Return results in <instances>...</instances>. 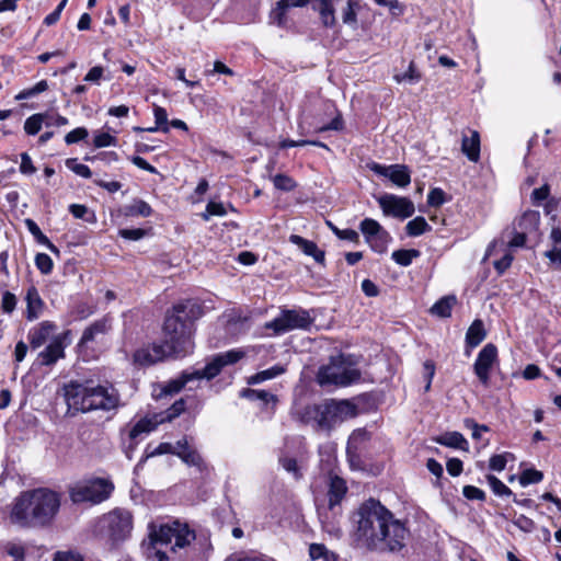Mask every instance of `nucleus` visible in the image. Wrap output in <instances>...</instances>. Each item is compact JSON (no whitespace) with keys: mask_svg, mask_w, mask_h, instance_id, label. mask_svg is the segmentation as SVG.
Segmentation results:
<instances>
[{"mask_svg":"<svg viewBox=\"0 0 561 561\" xmlns=\"http://www.w3.org/2000/svg\"><path fill=\"white\" fill-rule=\"evenodd\" d=\"M26 301V319L28 321H34L41 317L44 311L45 302L42 299L37 288L35 286H31L26 290L25 295Z\"/></svg>","mask_w":561,"mask_h":561,"instance_id":"nucleus-21","label":"nucleus"},{"mask_svg":"<svg viewBox=\"0 0 561 561\" xmlns=\"http://www.w3.org/2000/svg\"><path fill=\"white\" fill-rule=\"evenodd\" d=\"M548 245L549 249L543 252V256L549 260V262L557 266L561 267V228L552 227L548 237Z\"/></svg>","mask_w":561,"mask_h":561,"instance_id":"nucleus-20","label":"nucleus"},{"mask_svg":"<svg viewBox=\"0 0 561 561\" xmlns=\"http://www.w3.org/2000/svg\"><path fill=\"white\" fill-rule=\"evenodd\" d=\"M178 448L176 456L187 466L195 467L199 472H204L207 469V466L202 458V456L198 454V451L194 448H192L188 445L187 438L183 437L182 439L178 440Z\"/></svg>","mask_w":561,"mask_h":561,"instance_id":"nucleus-18","label":"nucleus"},{"mask_svg":"<svg viewBox=\"0 0 561 561\" xmlns=\"http://www.w3.org/2000/svg\"><path fill=\"white\" fill-rule=\"evenodd\" d=\"M56 325L50 321H43L28 333V341L33 348L41 347L55 332Z\"/></svg>","mask_w":561,"mask_h":561,"instance_id":"nucleus-23","label":"nucleus"},{"mask_svg":"<svg viewBox=\"0 0 561 561\" xmlns=\"http://www.w3.org/2000/svg\"><path fill=\"white\" fill-rule=\"evenodd\" d=\"M152 213V209L148 203L145 201H135L131 205L127 207L126 214L128 216H141L148 217Z\"/></svg>","mask_w":561,"mask_h":561,"instance_id":"nucleus-41","label":"nucleus"},{"mask_svg":"<svg viewBox=\"0 0 561 561\" xmlns=\"http://www.w3.org/2000/svg\"><path fill=\"white\" fill-rule=\"evenodd\" d=\"M153 115H154L156 124L158 126H160V129L164 133H168L169 126H168L167 111L161 106L154 105Z\"/></svg>","mask_w":561,"mask_h":561,"instance_id":"nucleus-54","label":"nucleus"},{"mask_svg":"<svg viewBox=\"0 0 561 561\" xmlns=\"http://www.w3.org/2000/svg\"><path fill=\"white\" fill-rule=\"evenodd\" d=\"M540 221V214L535 210H528L523 214L518 219V227L522 229L519 232H515L512 240L508 242L511 248H522L526 243V231L537 229Z\"/></svg>","mask_w":561,"mask_h":561,"instance_id":"nucleus-16","label":"nucleus"},{"mask_svg":"<svg viewBox=\"0 0 561 561\" xmlns=\"http://www.w3.org/2000/svg\"><path fill=\"white\" fill-rule=\"evenodd\" d=\"M149 537L153 545L172 543L171 550L178 552L195 540V533L186 525L175 522L172 525H161L158 529L151 528Z\"/></svg>","mask_w":561,"mask_h":561,"instance_id":"nucleus-10","label":"nucleus"},{"mask_svg":"<svg viewBox=\"0 0 561 561\" xmlns=\"http://www.w3.org/2000/svg\"><path fill=\"white\" fill-rule=\"evenodd\" d=\"M543 479V474L541 471L536 469H526L519 476V483L523 486H526L531 483H539Z\"/></svg>","mask_w":561,"mask_h":561,"instance_id":"nucleus-43","label":"nucleus"},{"mask_svg":"<svg viewBox=\"0 0 561 561\" xmlns=\"http://www.w3.org/2000/svg\"><path fill=\"white\" fill-rule=\"evenodd\" d=\"M289 241L299 247L306 255L312 256L316 262L320 264L324 262V252L313 241H309L298 234H291Z\"/></svg>","mask_w":561,"mask_h":561,"instance_id":"nucleus-26","label":"nucleus"},{"mask_svg":"<svg viewBox=\"0 0 561 561\" xmlns=\"http://www.w3.org/2000/svg\"><path fill=\"white\" fill-rule=\"evenodd\" d=\"M53 561H83V558L72 551H59L55 554Z\"/></svg>","mask_w":561,"mask_h":561,"instance_id":"nucleus-64","label":"nucleus"},{"mask_svg":"<svg viewBox=\"0 0 561 561\" xmlns=\"http://www.w3.org/2000/svg\"><path fill=\"white\" fill-rule=\"evenodd\" d=\"M185 409V401L180 399L175 401L170 409L163 414L165 421H172L174 417L179 416Z\"/></svg>","mask_w":561,"mask_h":561,"instance_id":"nucleus-58","label":"nucleus"},{"mask_svg":"<svg viewBox=\"0 0 561 561\" xmlns=\"http://www.w3.org/2000/svg\"><path fill=\"white\" fill-rule=\"evenodd\" d=\"M381 228L382 226L377 220L371 218H365L359 224V229L364 234L366 242L369 239H371L376 233H378Z\"/></svg>","mask_w":561,"mask_h":561,"instance_id":"nucleus-39","label":"nucleus"},{"mask_svg":"<svg viewBox=\"0 0 561 561\" xmlns=\"http://www.w3.org/2000/svg\"><path fill=\"white\" fill-rule=\"evenodd\" d=\"M309 556L312 561H337V556L322 543H311L309 546Z\"/></svg>","mask_w":561,"mask_h":561,"instance_id":"nucleus-35","label":"nucleus"},{"mask_svg":"<svg viewBox=\"0 0 561 561\" xmlns=\"http://www.w3.org/2000/svg\"><path fill=\"white\" fill-rule=\"evenodd\" d=\"M431 229V226L422 216L415 217L414 219L410 220L405 226L407 234L410 237L421 236L424 232L430 231Z\"/></svg>","mask_w":561,"mask_h":561,"instance_id":"nucleus-36","label":"nucleus"},{"mask_svg":"<svg viewBox=\"0 0 561 561\" xmlns=\"http://www.w3.org/2000/svg\"><path fill=\"white\" fill-rule=\"evenodd\" d=\"M101 531L113 546L129 538L133 530V517L128 511L116 508L105 514L99 522Z\"/></svg>","mask_w":561,"mask_h":561,"instance_id":"nucleus-9","label":"nucleus"},{"mask_svg":"<svg viewBox=\"0 0 561 561\" xmlns=\"http://www.w3.org/2000/svg\"><path fill=\"white\" fill-rule=\"evenodd\" d=\"M462 153L472 162L480 159V135L476 130L470 131V136H463L461 140Z\"/></svg>","mask_w":561,"mask_h":561,"instance_id":"nucleus-25","label":"nucleus"},{"mask_svg":"<svg viewBox=\"0 0 561 561\" xmlns=\"http://www.w3.org/2000/svg\"><path fill=\"white\" fill-rule=\"evenodd\" d=\"M346 492L347 486L345 481L337 476H331L328 490L329 508L331 511L340 505Z\"/></svg>","mask_w":561,"mask_h":561,"instance_id":"nucleus-22","label":"nucleus"},{"mask_svg":"<svg viewBox=\"0 0 561 561\" xmlns=\"http://www.w3.org/2000/svg\"><path fill=\"white\" fill-rule=\"evenodd\" d=\"M64 398L68 411L88 413L94 410L110 411L119 404V396L112 386L70 381L64 386Z\"/></svg>","mask_w":561,"mask_h":561,"instance_id":"nucleus-3","label":"nucleus"},{"mask_svg":"<svg viewBox=\"0 0 561 561\" xmlns=\"http://www.w3.org/2000/svg\"><path fill=\"white\" fill-rule=\"evenodd\" d=\"M485 336L486 332L483 322L480 319H476L466 333V343L470 347H476L485 339Z\"/></svg>","mask_w":561,"mask_h":561,"instance_id":"nucleus-29","label":"nucleus"},{"mask_svg":"<svg viewBox=\"0 0 561 561\" xmlns=\"http://www.w3.org/2000/svg\"><path fill=\"white\" fill-rule=\"evenodd\" d=\"M391 236L383 227L366 243L377 253H383L387 251L388 244L391 241Z\"/></svg>","mask_w":561,"mask_h":561,"instance_id":"nucleus-33","label":"nucleus"},{"mask_svg":"<svg viewBox=\"0 0 561 561\" xmlns=\"http://www.w3.org/2000/svg\"><path fill=\"white\" fill-rule=\"evenodd\" d=\"M242 396L249 399H257L264 402L275 401L276 397L265 390L245 389L242 391Z\"/></svg>","mask_w":561,"mask_h":561,"instance_id":"nucleus-47","label":"nucleus"},{"mask_svg":"<svg viewBox=\"0 0 561 561\" xmlns=\"http://www.w3.org/2000/svg\"><path fill=\"white\" fill-rule=\"evenodd\" d=\"M88 135L89 133L85 127H77L66 135L65 141L67 145H72L85 139Z\"/></svg>","mask_w":561,"mask_h":561,"instance_id":"nucleus-52","label":"nucleus"},{"mask_svg":"<svg viewBox=\"0 0 561 561\" xmlns=\"http://www.w3.org/2000/svg\"><path fill=\"white\" fill-rule=\"evenodd\" d=\"M343 0H314V10L318 11L323 26L332 28L336 25L335 11Z\"/></svg>","mask_w":561,"mask_h":561,"instance_id":"nucleus-19","label":"nucleus"},{"mask_svg":"<svg viewBox=\"0 0 561 561\" xmlns=\"http://www.w3.org/2000/svg\"><path fill=\"white\" fill-rule=\"evenodd\" d=\"M419 256H420V251L415 250V249L397 250V251H393L391 254L392 260L401 266H409L412 263L413 259H416Z\"/></svg>","mask_w":561,"mask_h":561,"instance_id":"nucleus-38","label":"nucleus"},{"mask_svg":"<svg viewBox=\"0 0 561 561\" xmlns=\"http://www.w3.org/2000/svg\"><path fill=\"white\" fill-rule=\"evenodd\" d=\"M244 352L240 350H230L226 353L215 355L210 362L203 368L193 371H183L179 378L169 380L165 383H159L153 388V397L161 399L167 396H173L180 392L186 383L193 380L213 379L221 369L237 363L243 358Z\"/></svg>","mask_w":561,"mask_h":561,"instance_id":"nucleus-5","label":"nucleus"},{"mask_svg":"<svg viewBox=\"0 0 561 561\" xmlns=\"http://www.w3.org/2000/svg\"><path fill=\"white\" fill-rule=\"evenodd\" d=\"M118 234L124 238V239H127V240H140L141 238L145 237L146 234V231L144 229H140V228H136V229H121L118 231Z\"/></svg>","mask_w":561,"mask_h":561,"instance_id":"nucleus-63","label":"nucleus"},{"mask_svg":"<svg viewBox=\"0 0 561 561\" xmlns=\"http://www.w3.org/2000/svg\"><path fill=\"white\" fill-rule=\"evenodd\" d=\"M353 539L369 552L397 554L410 539L408 523L402 520L380 501L369 497L352 514Z\"/></svg>","mask_w":561,"mask_h":561,"instance_id":"nucleus-1","label":"nucleus"},{"mask_svg":"<svg viewBox=\"0 0 561 561\" xmlns=\"http://www.w3.org/2000/svg\"><path fill=\"white\" fill-rule=\"evenodd\" d=\"M163 422H165L163 414H153L152 416L142 417L131 427L129 437L135 439L144 433H150Z\"/></svg>","mask_w":561,"mask_h":561,"instance_id":"nucleus-24","label":"nucleus"},{"mask_svg":"<svg viewBox=\"0 0 561 561\" xmlns=\"http://www.w3.org/2000/svg\"><path fill=\"white\" fill-rule=\"evenodd\" d=\"M3 552L16 561H23L25 554L24 548L15 542H7L3 546Z\"/></svg>","mask_w":561,"mask_h":561,"instance_id":"nucleus-46","label":"nucleus"},{"mask_svg":"<svg viewBox=\"0 0 561 561\" xmlns=\"http://www.w3.org/2000/svg\"><path fill=\"white\" fill-rule=\"evenodd\" d=\"M359 377V371L351 366L343 355H339L331 357L330 363L319 369L317 380L321 386L345 387L357 381Z\"/></svg>","mask_w":561,"mask_h":561,"instance_id":"nucleus-7","label":"nucleus"},{"mask_svg":"<svg viewBox=\"0 0 561 561\" xmlns=\"http://www.w3.org/2000/svg\"><path fill=\"white\" fill-rule=\"evenodd\" d=\"M436 442L440 445L468 450V442L462 434L458 432H448L439 436Z\"/></svg>","mask_w":561,"mask_h":561,"instance_id":"nucleus-30","label":"nucleus"},{"mask_svg":"<svg viewBox=\"0 0 561 561\" xmlns=\"http://www.w3.org/2000/svg\"><path fill=\"white\" fill-rule=\"evenodd\" d=\"M114 490V484L106 479L95 478L75 483L69 489L70 500L78 503L99 504L107 500Z\"/></svg>","mask_w":561,"mask_h":561,"instance_id":"nucleus-8","label":"nucleus"},{"mask_svg":"<svg viewBox=\"0 0 561 561\" xmlns=\"http://www.w3.org/2000/svg\"><path fill=\"white\" fill-rule=\"evenodd\" d=\"M274 186L277 190L290 192L296 187L295 181L285 174H276L273 179Z\"/></svg>","mask_w":561,"mask_h":561,"instance_id":"nucleus-45","label":"nucleus"},{"mask_svg":"<svg viewBox=\"0 0 561 561\" xmlns=\"http://www.w3.org/2000/svg\"><path fill=\"white\" fill-rule=\"evenodd\" d=\"M110 329L111 325L107 319L103 318L96 320L83 331V334L80 340V345H84L95 341L98 336L106 334L110 331Z\"/></svg>","mask_w":561,"mask_h":561,"instance_id":"nucleus-27","label":"nucleus"},{"mask_svg":"<svg viewBox=\"0 0 561 561\" xmlns=\"http://www.w3.org/2000/svg\"><path fill=\"white\" fill-rule=\"evenodd\" d=\"M20 172L25 175H31L36 172V168L34 167L31 157L26 152L21 153Z\"/></svg>","mask_w":561,"mask_h":561,"instance_id":"nucleus-60","label":"nucleus"},{"mask_svg":"<svg viewBox=\"0 0 561 561\" xmlns=\"http://www.w3.org/2000/svg\"><path fill=\"white\" fill-rule=\"evenodd\" d=\"M456 301L455 296H445L432 306L431 313L440 318H448Z\"/></svg>","mask_w":561,"mask_h":561,"instance_id":"nucleus-31","label":"nucleus"},{"mask_svg":"<svg viewBox=\"0 0 561 561\" xmlns=\"http://www.w3.org/2000/svg\"><path fill=\"white\" fill-rule=\"evenodd\" d=\"M357 0H343L341 5L342 21L346 25L355 26L357 24Z\"/></svg>","mask_w":561,"mask_h":561,"instance_id":"nucleus-32","label":"nucleus"},{"mask_svg":"<svg viewBox=\"0 0 561 561\" xmlns=\"http://www.w3.org/2000/svg\"><path fill=\"white\" fill-rule=\"evenodd\" d=\"M514 525L524 533H531L535 529V523L533 519L525 515H519L513 520Z\"/></svg>","mask_w":561,"mask_h":561,"instance_id":"nucleus-59","label":"nucleus"},{"mask_svg":"<svg viewBox=\"0 0 561 561\" xmlns=\"http://www.w3.org/2000/svg\"><path fill=\"white\" fill-rule=\"evenodd\" d=\"M357 413V407L348 400H329L321 404L306 407L301 421L313 422L319 430L331 431L336 425L355 417Z\"/></svg>","mask_w":561,"mask_h":561,"instance_id":"nucleus-6","label":"nucleus"},{"mask_svg":"<svg viewBox=\"0 0 561 561\" xmlns=\"http://www.w3.org/2000/svg\"><path fill=\"white\" fill-rule=\"evenodd\" d=\"M550 195V186L543 184L542 186L535 188L530 195L531 203L534 205H540L542 201L547 199Z\"/></svg>","mask_w":561,"mask_h":561,"instance_id":"nucleus-55","label":"nucleus"},{"mask_svg":"<svg viewBox=\"0 0 561 561\" xmlns=\"http://www.w3.org/2000/svg\"><path fill=\"white\" fill-rule=\"evenodd\" d=\"M226 214L227 211L221 203L209 202L202 217L204 220H208L210 216H225Z\"/></svg>","mask_w":561,"mask_h":561,"instance_id":"nucleus-53","label":"nucleus"},{"mask_svg":"<svg viewBox=\"0 0 561 561\" xmlns=\"http://www.w3.org/2000/svg\"><path fill=\"white\" fill-rule=\"evenodd\" d=\"M284 373H285V368L283 366L275 365L268 369L259 371V373L254 374L253 376L249 377L247 382H248V385L261 383L265 380L273 379Z\"/></svg>","mask_w":561,"mask_h":561,"instance_id":"nucleus-34","label":"nucleus"},{"mask_svg":"<svg viewBox=\"0 0 561 561\" xmlns=\"http://www.w3.org/2000/svg\"><path fill=\"white\" fill-rule=\"evenodd\" d=\"M178 450V443L175 444V446H173L170 443H161L152 451L147 453L146 458L160 456L164 454H172L176 456Z\"/></svg>","mask_w":561,"mask_h":561,"instance_id":"nucleus-51","label":"nucleus"},{"mask_svg":"<svg viewBox=\"0 0 561 561\" xmlns=\"http://www.w3.org/2000/svg\"><path fill=\"white\" fill-rule=\"evenodd\" d=\"M312 324V318L304 309L283 310L278 317L266 323L267 329H272L276 334H282L291 330H306Z\"/></svg>","mask_w":561,"mask_h":561,"instance_id":"nucleus-11","label":"nucleus"},{"mask_svg":"<svg viewBox=\"0 0 561 561\" xmlns=\"http://www.w3.org/2000/svg\"><path fill=\"white\" fill-rule=\"evenodd\" d=\"M16 307V297L10 291L2 295L1 309L4 313H11Z\"/></svg>","mask_w":561,"mask_h":561,"instance_id":"nucleus-56","label":"nucleus"},{"mask_svg":"<svg viewBox=\"0 0 561 561\" xmlns=\"http://www.w3.org/2000/svg\"><path fill=\"white\" fill-rule=\"evenodd\" d=\"M497 362V348L494 344L488 343L479 352L473 364V371L483 386L490 382V375Z\"/></svg>","mask_w":561,"mask_h":561,"instance_id":"nucleus-13","label":"nucleus"},{"mask_svg":"<svg viewBox=\"0 0 561 561\" xmlns=\"http://www.w3.org/2000/svg\"><path fill=\"white\" fill-rule=\"evenodd\" d=\"M25 225L28 231L36 238V240L47 245L51 251H57L56 247L49 241V239L42 232L37 224L32 219H26Z\"/></svg>","mask_w":561,"mask_h":561,"instance_id":"nucleus-40","label":"nucleus"},{"mask_svg":"<svg viewBox=\"0 0 561 561\" xmlns=\"http://www.w3.org/2000/svg\"><path fill=\"white\" fill-rule=\"evenodd\" d=\"M116 144L117 139L108 133H99L93 138V145L95 148L116 146Z\"/></svg>","mask_w":561,"mask_h":561,"instance_id":"nucleus-49","label":"nucleus"},{"mask_svg":"<svg viewBox=\"0 0 561 561\" xmlns=\"http://www.w3.org/2000/svg\"><path fill=\"white\" fill-rule=\"evenodd\" d=\"M48 118V114L37 113L33 114L26 118L24 123V130L27 135H36L43 125H45V119Z\"/></svg>","mask_w":561,"mask_h":561,"instance_id":"nucleus-37","label":"nucleus"},{"mask_svg":"<svg viewBox=\"0 0 561 561\" xmlns=\"http://www.w3.org/2000/svg\"><path fill=\"white\" fill-rule=\"evenodd\" d=\"M332 230L342 240H347L351 242H358L359 236H358L357 231H355L353 229L341 230V229H337L336 227L332 226Z\"/></svg>","mask_w":561,"mask_h":561,"instance_id":"nucleus-62","label":"nucleus"},{"mask_svg":"<svg viewBox=\"0 0 561 561\" xmlns=\"http://www.w3.org/2000/svg\"><path fill=\"white\" fill-rule=\"evenodd\" d=\"M193 332L194 322L186 313V306L175 305L165 318L162 344L174 357L185 356L194 347Z\"/></svg>","mask_w":561,"mask_h":561,"instance_id":"nucleus-4","label":"nucleus"},{"mask_svg":"<svg viewBox=\"0 0 561 561\" xmlns=\"http://www.w3.org/2000/svg\"><path fill=\"white\" fill-rule=\"evenodd\" d=\"M65 164L69 170L81 178L90 179L92 176L90 168L85 164L79 163L76 158L67 159Z\"/></svg>","mask_w":561,"mask_h":561,"instance_id":"nucleus-42","label":"nucleus"},{"mask_svg":"<svg viewBox=\"0 0 561 561\" xmlns=\"http://www.w3.org/2000/svg\"><path fill=\"white\" fill-rule=\"evenodd\" d=\"M70 331H66L53 339L44 351L39 353L43 365L49 366L65 356L66 342L69 339Z\"/></svg>","mask_w":561,"mask_h":561,"instance_id":"nucleus-17","label":"nucleus"},{"mask_svg":"<svg viewBox=\"0 0 561 561\" xmlns=\"http://www.w3.org/2000/svg\"><path fill=\"white\" fill-rule=\"evenodd\" d=\"M490 488L492 491L499 496H510L512 495V491L507 488L500 479L495 476L489 474L486 477Z\"/></svg>","mask_w":561,"mask_h":561,"instance_id":"nucleus-44","label":"nucleus"},{"mask_svg":"<svg viewBox=\"0 0 561 561\" xmlns=\"http://www.w3.org/2000/svg\"><path fill=\"white\" fill-rule=\"evenodd\" d=\"M60 507L58 493L39 488L21 493L14 501L10 519L20 527L49 525Z\"/></svg>","mask_w":561,"mask_h":561,"instance_id":"nucleus-2","label":"nucleus"},{"mask_svg":"<svg viewBox=\"0 0 561 561\" xmlns=\"http://www.w3.org/2000/svg\"><path fill=\"white\" fill-rule=\"evenodd\" d=\"M35 265L43 274H49L53 270V260L46 253H38L35 256Z\"/></svg>","mask_w":561,"mask_h":561,"instance_id":"nucleus-48","label":"nucleus"},{"mask_svg":"<svg viewBox=\"0 0 561 561\" xmlns=\"http://www.w3.org/2000/svg\"><path fill=\"white\" fill-rule=\"evenodd\" d=\"M377 202L386 216L404 219L411 217L415 211L414 204L408 197L383 194L378 197Z\"/></svg>","mask_w":561,"mask_h":561,"instance_id":"nucleus-12","label":"nucleus"},{"mask_svg":"<svg viewBox=\"0 0 561 561\" xmlns=\"http://www.w3.org/2000/svg\"><path fill=\"white\" fill-rule=\"evenodd\" d=\"M368 168L376 174L389 179L394 185L405 187L411 182L408 167L402 164L382 165L376 162L368 164Z\"/></svg>","mask_w":561,"mask_h":561,"instance_id":"nucleus-14","label":"nucleus"},{"mask_svg":"<svg viewBox=\"0 0 561 561\" xmlns=\"http://www.w3.org/2000/svg\"><path fill=\"white\" fill-rule=\"evenodd\" d=\"M445 203V193L440 188H433L427 195V204L433 207H438Z\"/></svg>","mask_w":561,"mask_h":561,"instance_id":"nucleus-57","label":"nucleus"},{"mask_svg":"<svg viewBox=\"0 0 561 561\" xmlns=\"http://www.w3.org/2000/svg\"><path fill=\"white\" fill-rule=\"evenodd\" d=\"M421 78V75L415 70L414 64L410 62L409 69L403 75H396L393 79L396 82L401 83L408 81L410 83L417 82Z\"/></svg>","mask_w":561,"mask_h":561,"instance_id":"nucleus-50","label":"nucleus"},{"mask_svg":"<svg viewBox=\"0 0 561 561\" xmlns=\"http://www.w3.org/2000/svg\"><path fill=\"white\" fill-rule=\"evenodd\" d=\"M171 356L173 355L167 352L162 343H153L137 350L134 354V363L140 366H149Z\"/></svg>","mask_w":561,"mask_h":561,"instance_id":"nucleus-15","label":"nucleus"},{"mask_svg":"<svg viewBox=\"0 0 561 561\" xmlns=\"http://www.w3.org/2000/svg\"><path fill=\"white\" fill-rule=\"evenodd\" d=\"M309 2V0H279L276 3V7L271 12V18L278 25H283L285 21L286 10L288 8L295 7H304Z\"/></svg>","mask_w":561,"mask_h":561,"instance_id":"nucleus-28","label":"nucleus"},{"mask_svg":"<svg viewBox=\"0 0 561 561\" xmlns=\"http://www.w3.org/2000/svg\"><path fill=\"white\" fill-rule=\"evenodd\" d=\"M462 494L468 500L483 501L485 499V493L481 489L473 485H466L462 490Z\"/></svg>","mask_w":561,"mask_h":561,"instance_id":"nucleus-61","label":"nucleus"}]
</instances>
